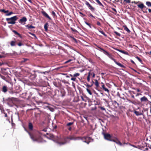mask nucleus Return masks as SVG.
<instances>
[{
	"label": "nucleus",
	"mask_w": 151,
	"mask_h": 151,
	"mask_svg": "<svg viewBox=\"0 0 151 151\" xmlns=\"http://www.w3.org/2000/svg\"><path fill=\"white\" fill-rule=\"evenodd\" d=\"M88 16L89 17H93L95 19V17L93 16L91 14H89L88 15Z\"/></svg>",
	"instance_id": "412c9836"
},
{
	"label": "nucleus",
	"mask_w": 151,
	"mask_h": 151,
	"mask_svg": "<svg viewBox=\"0 0 151 151\" xmlns=\"http://www.w3.org/2000/svg\"><path fill=\"white\" fill-rule=\"evenodd\" d=\"M148 10L149 13H151V9H148Z\"/></svg>",
	"instance_id": "393cba45"
},
{
	"label": "nucleus",
	"mask_w": 151,
	"mask_h": 151,
	"mask_svg": "<svg viewBox=\"0 0 151 151\" xmlns=\"http://www.w3.org/2000/svg\"><path fill=\"white\" fill-rule=\"evenodd\" d=\"M0 12L6 13L9 12V11L8 10L6 11L4 9H0Z\"/></svg>",
	"instance_id": "9b49d317"
},
{
	"label": "nucleus",
	"mask_w": 151,
	"mask_h": 151,
	"mask_svg": "<svg viewBox=\"0 0 151 151\" xmlns=\"http://www.w3.org/2000/svg\"><path fill=\"white\" fill-rule=\"evenodd\" d=\"M70 38H73V37H70Z\"/></svg>",
	"instance_id": "cd10ccee"
},
{
	"label": "nucleus",
	"mask_w": 151,
	"mask_h": 151,
	"mask_svg": "<svg viewBox=\"0 0 151 151\" xmlns=\"http://www.w3.org/2000/svg\"><path fill=\"white\" fill-rule=\"evenodd\" d=\"M95 0L96 1V0Z\"/></svg>",
	"instance_id": "c756f323"
},
{
	"label": "nucleus",
	"mask_w": 151,
	"mask_h": 151,
	"mask_svg": "<svg viewBox=\"0 0 151 151\" xmlns=\"http://www.w3.org/2000/svg\"><path fill=\"white\" fill-rule=\"evenodd\" d=\"M111 9L113 11H112V12L115 14H116V13H117V12H116V10L114 8H111Z\"/></svg>",
	"instance_id": "4468645a"
},
{
	"label": "nucleus",
	"mask_w": 151,
	"mask_h": 151,
	"mask_svg": "<svg viewBox=\"0 0 151 151\" xmlns=\"http://www.w3.org/2000/svg\"><path fill=\"white\" fill-rule=\"evenodd\" d=\"M99 32L101 33H102V34H103L104 35V36L105 37H106V35L105 33L102 30L100 31Z\"/></svg>",
	"instance_id": "a211bd4d"
},
{
	"label": "nucleus",
	"mask_w": 151,
	"mask_h": 151,
	"mask_svg": "<svg viewBox=\"0 0 151 151\" xmlns=\"http://www.w3.org/2000/svg\"><path fill=\"white\" fill-rule=\"evenodd\" d=\"M26 27L27 28L29 29H34L35 28V26H33L32 25H30L28 24L26 26Z\"/></svg>",
	"instance_id": "1a4fd4ad"
},
{
	"label": "nucleus",
	"mask_w": 151,
	"mask_h": 151,
	"mask_svg": "<svg viewBox=\"0 0 151 151\" xmlns=\"http://www.w3.org/2000/svg\"><path fill=\"white\" fill-rule=\"evenodd\" d=\"M27 21V19L26 17H24L19 19V22L21 24H23V23H25Z\"/></svg>",
	"instance_id": "39448f33"
},
{
	"label": "nucleus",
	"mask_w": 151,
	"mask_h": 151,
	"mask_svg": "<svg viewBox=\"0 0 151 151\" xmlns=\"http://www.w3.org/2000/svg\"><path fill=\"white\" fill-rule=\"evenodd\" d=\"M29 33L31 35H33L35 37V38H36V37L34 34L31 33L30 32H29Z\"/></svg>",
	"instance_id": "5701e85b"
},
{
	"label": "nucleus",
	"mask_w": 151,
	"mask_h": 151,
	"mask_svg": "<svg viewBox=\"0 0 151 151\" xmlns=\"http://www.w3.org/2000/svg\"><path fill=\"white\" fill-rule=\"evenodd\" d=\"M86 4L87 5L88 7L89 8V9H90L91 11L93 12L95 10L94 8L92 6L88 3V2L87 1H86Z\"/></svg>",
	"instance_id": "20e7f679"
},
{
	"label": "nucleus",
	"mask_w": 151,
	"mask_h": 151,
	"mask_svg": "<svg viewBox=\"0 0 151 151\" xmlns=\"http://www.w3.org/2000/svg\"><path fill=\"white\" fill-rule=\"evenodd\" d=\"M42 13L43 15L46 18L50 20H52V19L48 14L44 11H43L42 12Z\"/></svg>",
	"instance_id": "f03ea898"
},
{
	"label": "nucleus",
	"mask_w": 151,
	"mask_h": 151,
	"mask_svg": "<svg viewBox=\"0 0 151 151\" xmlns=\"http://www.w3.org/2000/svg\"><path fill=\"white\" fill-rule=\"evenodd\" d=\"M138 7L141 9H143V8H145L146 9H147L148 8H147L144 4L142 3H141L140 4L137 5Z\"/></svg>",
	"instance_id": "423d86ee"
},
{
	"label": "nucleus",
	"mask_w": 151,
	"mask_h": 151,
	"mask_svg": "<svg viewBox=\"0 0 151 151\" xmlns=\"http://www.w3.org/2000/svg\"><path fill=\"white\" fill-rule=\"evenodd\" d=\"M97 24L98 26H100L101 25V23L99 21H97Z\"/></svg>",
	"instance_id": "4be33fe9"
},
{
	"label": "nucleus",
	"mask_w": 151,
	"mask_h": 151,
	"mask_svg": "<svg viewBox=\"0 0 151 151\" xmlns=\"http://www.w3.org/2000/svg\"><path fill=\"white\" fill-rule=\"evenodd\" d=\"M79 13L80 14H81L83 16H85V15L84 14H83L82 12H80Z\"/></svg>",
	"instance_id": "b1692460"
},
{
	"label": "nucleus",
	"mask_w": 151,
	"mask_h": 151,
	"mask_svg": "<svg viewBox=\"0 0 151 151\" xmlns=\"http://www.w3.org/2000/svg\"><path fill=\"white\" fill-rule=\"evenodd\" d=\"M48 26V24L47 23H46L45 24L44 26V28L45 31H47V30Z\"/></svg>",
	"instance_id": "9d476101"
},
{
	"label": "nucleus",
	"mask_w": 151,
	"mask_h": 151,
	"mask_svg": "<svg viewBox=\"0 0 151 151\" xmlns=\"http://www.w3.org/2000/svg\"><path fill=\"white\" fill-rule=\"evenodd\" d=\"M86 4L87 5L88 7L89 8V9H90L91 11L93 12L95 10L94 8L92 6L88 3V2L87 1H86Z\"/></svg>",
	"instance_id": "7ed1b4c3"
},
{
	"label": "nucleus",
	"mask_w": 151,
	"mask_h": 151,
	"mask_svg": "<svg viewBox=\"0 0 151 151\" xmlns=\"http://www.w3.org/2000/svg\"><path fill=\"white\" fill-rule=\"evenodd\" d=\"M53 24H55V23H53Z\"/></svg>",
	"instance_id": "c85d7f7f"
},
{
	"label": "nucleus",
	"mask_w": 151,
	"mask_h": 151,
	"mask_svg": "<svg viewBox=\"0 0 151 151\" xmlns=\"http://www.w3.org/2000/svg\"><path fill=\"white\" fill-rule=\"evenodd\" d=\"M96 2L98 3V4L100 6H101L102 7H104V6L102 4V3L99 0H96Z\"/></svg>",
	"instance_id": "f8f14e48"
},
{
	"label": "nucleus",
	"mask_w": 151,
	"mask_h": 151,
	"mask_svg": "<svg viewBox=\"0 0 151 151\" xmlns=\"http://www.w3.org/2000/svg\"><path fill=\"white\" fill-rule=\"evenodd\" d=\"M124 1L127 3H130L131 1L130 0H124Z\"/></svg>",
	"instance_id": "aec40b11"
},
{
	"label": "nucleus",
	"mask_w": 151,
	"mask_h": 151,
	"mask_svg": "<svg viewBox=\"0 0 151 151\" xmlns=\"http://www.w3.org/2000/svg\"><path fill=\"white\" fill-rule=\"evenodd\" d=\"M146 4L148 7H151V3L150 1H147L146 2Z\"/></svg>",
	"instance_id": "ddd939ff"
},
{
	"label": "nucleus",
	"mask_w": 151,
	"mask_h": 151,
	"mask_svg": "<svg viewBox=\"0 0 151 151\" xmlns=\"http://www.w3.org/2000/svg\"><path fill=\"white\" fill-rule=\"evenodd\" d=\"M13 12H9V13L6 14V15L7 16H9V15H10L12 14H13Z\"/></svg>",
	"instance_id": "dca6fc26"
},
{
	"label": "nucleus",
	"mask_w": 151,
	"mask_h": 151,
	"mask_svg": "<svg viewBox=\"0 0 151 151\" xmlns=\"http://www.w3.org/2000/svg\"><path fill=\"white\" fill-rule=\"evenodd\" d=\"M134 3L135 4H137L138 2H136L135 1H134Z\"/></svg>",
	"instance_id": "bb28decb"
},
{
	"label": "nucleus",
	"mask_w": 151,
	"mask_h": 151,
	"mask_svg": "<svg viewBox=\"0 0 151 151\" xmlns=\"http://www.w3.org/2000/svg\"><path fill=\"white\" fill-rule=\"evenodd\" d=\"M51 14L54 17H55L56 16L55 13L53 11H52L51 12Z\"/></svg>",
	"instance_id": "2eb2a0df"
},
{
	"label": "nucleus",
	"mask_w": 151,
	"mask_h": 151,
	"mask_svg": "<svg viewBox=\"0 0 151 151\" xmlns=\"http://www.w3.org/2000/svg\"><path fill=\"white\" fill-rule=\"evenodd\" d=\"M85 23H86V24H87V25L89 27H90V28H91V25L90 23L87 22H85Z\"/></svg>",
	"instance_id": "f3484780"
},
{
	"label": "nucleus",
	"mask_w": 151,
	"mask_h": 151,
	"mask_svg": "<svg viewBox=\"0 0 151 151\" xmlns=\"http://www.w3.org/2000/svg\"><path fill=\"white\" fill-rule=\"evenodd\" d=\"M18 18L17 16H15L10 18H7L6 20L8 24H14L16 23L15 21L17 20Z\"/></svg>",
	"instance_id": "f257e3e1"
},
{
	"label": "nucleus",
	"mask_w": 151,
	"mask_h": 151,
	"mask_svg": "<svg viewBox=\"0 0 151 151\" xmlns=\"http://www.w3.org/2000/svg\"><path fill=\"white\" fill-rule=\"evenodd\" d=\"M114 33L116 34V35H117V36H119V37H120V35H121L118 32H116V31H115L114 32Z\"/></svg>",
	"instance_id": "6ab92c4d"
},
{
	"label": "nucleus",
	"mask_w": 151,
	"mask_h": 151,
	"mask_svg": "<svg viewBox=\"0 0 151 151\" xmlns=\"http://www.w3.org/2000/svg\"><path fill=\"white\" fill-rule=\"evenodd\" d=\"M123 27L125 30L127 32L129 33H130V30L128 28L126 25L123 26Z\"/></svg>",
	"instance_id": "6e6552de"
},
{
	"label": "nucleus",
	"mask_w": 151,
	"mask_h": 151,
	"mask_svg": "<svg viewBox=\"0 0 151 151\" xmlns=\"http://www.w3.org/2000/svg\"><path fill=\"white\" fill-rule=\"evenodd\" d=\"M29 2H31L32 1L31 0H27Z\"/></svg>",
	"instance_id": "a878e982"
},
{
	"label": "nucleus",
	"mask_w": 151,
	"mask_h": 151,
	"mask_svg": "<svg viewBox=\"0 0 151 151\" xmlns=\"http://www.w3.org/2000/svg\"><path fill=\"white\" fill-rule=\"evenodd\" d=\"M12 31L14 33L15 35H16V37H22L21 35L19 33H18L16 31L13 30Z\"/></svg>",
	"instance_id": "0eeeda50"
}]
</instances>
